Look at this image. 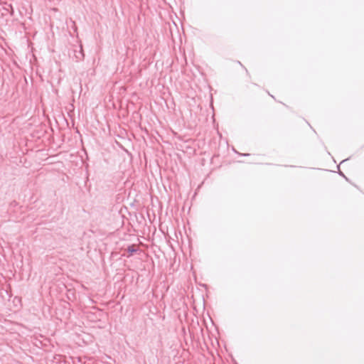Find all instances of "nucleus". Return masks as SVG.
<instances>
[{"label":"nucleus","mask_w":364,"mask_h":364,"mask_svg":"<svg viewBox=\"0 0 364 364\" xmlns=\"http://www.w3.org/2000/svg\"><path fill=\"white\" fill-rule=\"evenodd\" d=\"M268 95H269V96H271V97H273L274 98V96L272 95V94H270V92H268Z\"/></svg>","instance_id":"obj_8"},{"label":"nucleus","mask_w":364,"mask_h":364,"mask_svg":"<svg viewBox=\"0 0 364 364\" xmlns=\"http://www.w3.org/2000/svg\"><path fill=\"white\" fill-rule=\"evenodd\" d=\"M86 156H87V153L85 152ZM86 159H88V156H86Z\"/></svg>","instance_id":"obj_11"},{"label":"nucleus","mask_w":364,"mask_h":364,"mask_svg":"<svg viewBox=\"0 0 364 364\" xmlns=\"http://www.w3.org/2000/svg\"><path fill=\"white\" fill-rule=\"evenodd\" d=\"M85 169H86V171H87V181L89 180V173H88V168H89V164L87 162H85Z\"/></svg>","instance_id":"obj_5"},{"label":"nucleus","mask_w":364,"mask_h":364,"mask_svg":"<svg viewBox=\"0 0 364 364\" xmlns=\"http://www.w3.org/2000/svg\"><path fill=\"white\" fill-rule=\"evenodd\" d=\"M249 155H250L249 154H244V156H249Z\"/></svg>","instance_id":"obj_12"},{"label":"nucleus","mask_w":364,"mask_h":364,"mask_svg":"<svg viewBox=\"0 0 364 364\" xmlns=\"http://www.w3.org/2000/svg\"><path fill=\"white\" fill-rule=\"evenodd\" d=\"M92 311L93 310L96 311V312H93L92 311V323H93V322H95L94 316H95L97 318V316H96L97 313H98L99 314H102V315H103L104 314H103V312L102 311H100V309L95 308V306H92Z\"/></svg>","instance_id":"obj_3"},{"label":"nucleus","mask_w":364,"mask_h":364,"mask_svg":"<svg viewBox=\"0 0 364 364\" xmlns=\"http://www.w3.org/2000/svg\"><path fill=\"white\" fill-rule=\"evenodd\" d=\"M127 251L129 253V255L127 257L132 256L134 253L138 251V248L135 245H132L128 246Z\"/></svg>","instance_id":"obj_2"},{"label":"nucleus","mask_w":364,"mask_h":364,"mask_svg":"<svg viewBox=\"0 0 364 364\" xmlns=\"http://www.w3.org/2000/svg\"><path fill=\"white\" fill-rule=\"evenodd\" d=\"M106 209L105 208H99L92 213L95 222L97 225H100L105 221Z\"/></svg>","instance_id":"obj_1"},{"label":"nucleus","mask_w":364,"mask_h":364,"mask_svg":"<svg viewBox=\"0 0 364 364\" xmlns=\"http://www.w3.org/2000/svg\"><path fill=\"white\" fill-rule=\"evenodd\" d=\"M268 95H269V96H271V97H273L274 98V96L272 95V94H270V92H268Z\"/></svg>","instance_id":"obj_9"},{"label":"nucleus","mask_w":364,"mask_h":364,"mask_svg":"<svg viewBox=\"0 0 364 364\" xmlns=\"http://www.w3.org/2000/svg\"><path fill=\"white\" fill-rule=\"evenodd\" d=\"M348 159H346L343 160V161H341V164H343V163L346 162Z\"/></svg>","instance_id":"obj_6"},{"label":"nucleus","mask_w":364,"mask_h":364,"mask_svg":"<svg viewBox=\"0 0 364 364\" xmlns=\"http://www.w3.org/2000/svg\"><path fill=\"white\" fill-rule=\"evenodd\" d=\"M238 64H240L241 66L243 67L242 64L240 62V61H237Z\"/></svg>","instance_id":"obj_10"},{"label":"nucleus","mask_w":364,"mask_h":364,"mask_svg":"<svg viewBox=\"0 0 364 364\" xmlns=\"http://www.w3.org/2000/svg\"><path fill=\"white\" fill-rule=\"evenodd\" d=\"M268 95H269V96H271V97H273L274 98V96L272 95V94H270V92H268Z\"/></svg>","instance_id":"obj_7"},{"label":"nucleus","mask_w":364,"mask_h":364,"mask_svg":"<svg viewBox=\"0 0 364 364\" xmlns=\"http://www.w3.org/2000/svg\"><path fill=\"white\" fill-rule=\"evenodd\" d=\"M75 57H76V58L77 60H82L83 58L84 54H83L82 50L81 49L79 50L78 54H77L75 55Z\"/></svg>","instance_id":"obj_4"}]
</instances>
